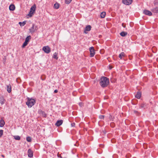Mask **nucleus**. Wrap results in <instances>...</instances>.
<instances>
[{
  "label": "nucleus",
  "mask_w": 158,
  "mask_h": 158,
  "mask_svg": "<svg viewBox=\"0 0 158 158\" xmlns=\"http://www.w3.org/2000/svg\"><path fill=\"white\" fill-rule=\"evenodd\" d=\"M109 79L106 77H101L100 84L102 87H105L107 86L109 83Z\"/></svg>",
  "instance_id": "obj_1"
},
{
  "label": "nucleus",
  "mask_w": 158,
  "mask_h": 158,
  "mask_svg": "<svg viewBox=\"0 0 158 158\" xmlns=\"http://www.w3.org/2000/svg\"><path fill=\"white\" fill-rule=\"evenodd\" d=\"M35 103V100L33 99L27 98V101L26 102V104L29 107L31 108L33 106Z\"/></svg>",
  "instance_id": "obj_2"
},
{
  "label": "nucleus",
  "mask_w": 158,
  "mask_h": 158,
  "mask_svg": "<svg viewBox=\"0 0 158 158\" xmlns=\"http://www.w3.org/2000/svg\"><path fill=\"white\" fill-rule=\"evenodd\" d=\"M36 8V6L35 4H34L33 5L30 9V11L28 14V15L30 17L32 16V14L35 12Z\"/></svg>",
  "instance_id": "obj_3"
},
{
  "label": "nucleus",
  "mask_w": 158,
  "mask_h": 158,
  "mask_svg": "<svg viewBox=\"0 0 158 158\" xmlns=\"http://www.w3.org/2000/svg\"><path fill=\"white\" fill-rule=\"evenodd\" d=\"M38 29L37 26L35 24H33L32 27L29 29V31L31 33H33L35 31L37 30Z\"/></svg>",
  "instance_id": "obj_4"
},
{
  "label": "nucleus",
  "mask_w": 158,
  "mask_h": 158,
  "mask_svg": "<svg viewBox=\"0 0 158 158\" xmlns=\"http://www.w3.org/2000/svg\"><path fill=\"white\" fill-rule=\"evenodd\" d=\"M43 50L47 53H49L51 51V49L48 46L44 47L43 48Z\"/></svg>",
  "instance_id": "obj_5"
},
{
  "label": "nucleus",
  "mask_w": 158,
  "mask_h": 158,
  "mask_svg": "<svg viewBox=\"0 0 158 158\" xmlns=\"http://www.w3.org/2000/svg\"><path fill=\"white\" fill-rule=\"evenodd\" d=\"M90 51V57H93L95 54L94 50L93 47H91L89 48Z\"/></svg>",
  "instance_id": "obj_6"
},
{
  "label": "nucleus",
  "mask_w": 158,
  "mask_h": 158,
  "mask_svg": "<svg viewBox=\"0 0 158 158\" xmlns=\"http://www.w3.org/2000/svg\"><path fill=\"white\" fill-rule=\"evenodd\" d=\"M122 2L124 4L129 5L132 3V0H123Z\"/></svg>",
  "instance_id": "obj_7"
},
{
  "label": "nucleus",
  "mask_w": 158,
  "mask_h": 158,
  "mask_svg": "<svg viewBox=\"0 0 158 158\" xmlns=\"http://www.w3.org/2000/svg\"><path fill=\"white\" fill-rule=\"evenodd\" d=\"M143 13L145 15L149 16H151L152 15V13L151 12L148 10H144L143 11Z\"/></svg>",
  "instance_id": "obj_8"
},
{
  "label": "nucleus",
  "mask_w": 158,
  "mask_h": 158,
  "mask_svg": "<svg viewBox=\"0 0 158 158\" xmlns=\"http://www.w3.org/2000/svg\"><path fill=\"white\" fill-rule=\"evenodd\" d=\"M28 156L29 157L31 158L33 156V151L31 149H29L28 150Z\"/></svg>",
  "instance_id": "obj_9"
},
{
  "label": "nucleus",
  "mask_w": 158,
  "mask_h": 158,
  "mask_svg": "<svg viewBox=\"0 0 158 158\" xmlns=\"http://www.w3.org/2000/svg\"><path fill=\"white\" fill-rule=\"evenodd\" d=\"M91 29V27L90 25L87 26L85 28L84 30V32L85 33L87 34V32L86 31H90Z\"/></svg>",
  "instance_id": "obj_10"
},
{
  "label": "nucleus",
  "mask_w": 158,
  "mask_h": 158,
  "mask_svg": "<svg viewBox=\"0 0 158 158\" xmlns=\"http://www.w3.org/2000/svg\"><path fill=\"white\" fill-rule=\"evenodd\" d=\"M63 122V120H62L57 121L56 123V125L58 127L60 126L62 124Z\"/></svg>",
  "instance_id": "obj_11"
},
{
  "label": "nucleus",
  "mask_w": 158,
  "mask_h": 158,
  "mask_svg": "<svg viewBox=\"0 0 158 158\" xmlns=\"http://www.w3.org/2000/svg\"><path fill=\"white\" fill-rule=\"evenodd\" d=\"M7 90V92L10 93L11 91V85L9 84L6 85Z\"/></svg>",
  "instance_id": "obj_12"
},
{
  "label": "nucleus",
  "mask_w": 158,
  "mask_h": 158,
  "mask_svg": "<svg viewBox=\"0 0 158 158\" xmlns=\"http://www.w3.org/2000/svg\"><path fill=\"white\" fill-rule=\"evenodd\" d=\"M152 11L154 13H158V7L155 8L152 10Z\"/></svg>",
  "instance_id": "obj_13"
},
{
  "label": "nucleus",
  "mask_w": 158,
  "mask_h": 158,
  "mask_svg": "<svg viewBox=\"0 0 158 158\" xmlns=\"http://www.w3.org/2000/svg\"><path fill=\"white\" fill-rule=\"evenodd\" d=\"M5 124L4 121L2 119L0 120V127H2L4 126Z\"/></svg>",
  "instance_id": "obj_14"
},
{
  "label": "nucleus",
  "mask_w": 158,
  "mask_h": 158,
  "mask_svg": "<svg viewBox=\"0 0 158 158\" xmlns=\"http://www.w3.org/2000/svg\"><path fill=\"white\" fill-rule=\"evenodd\" d=\"M9 8L10 10L13 11L15 9V7L14 5L11 4Z\"/></svg>",
  "instance_id": "obj_15"
},
{
  "label": "nucleus",
  "mask_w": 158,
  "mask_h": 158,
  "mask_svg": "<svg viewBox=\"0 0 158 158\" xmlns=\"http://www.w3.org/2000/svg\"><path fill=\"white\" fill-rule=\"evenodd\" d=\"M0 103L2 105L3 104L5 103V100L2 97H0Z\"/></svg>",
  "instance_id": "obj_16"
},
{
  "label": "nucleus",
  "mask_w": 158,
  "mask_h": 158,
  "mask_svg": "<svg viewBox=\"0 0 158 158\" xmlns=\"http://www.w3.org/2000/svg\"><path fill=\"white\" fill-rule=\"evenodd\" d=\"M141 96V93L140 92H138L135 95V97L138 99H139Z\"/></svg>",
  "instance_id": "obj_17"
},
{
  "label": "nucleus",
  "mask_w": 158,
  "mask_h": 158,
  "mask_svg": "<svg viewBox=\"0 0 158 158\" xmlns=\"http://www.w3.org/2000/svg\"><path fill=\"white\" fill-rule=\"evenodd\" d=\"M127 34V33L125 31H122L120 33V35L123 37H124Z\"/></svg>",
  "instance_id": "obj_18"
},
{
  "label": "nucleus",
  "mask_w": 158,
  "mask_h": 158,
  "mask_svg": "<svg viewBox=\"0 0 158 158\" xmlns=\"http://www.w3.org/2000/svg\"><path fill=\"white\" fill-rule=\"evenodd\" d=\"M106 15V12H103L101 14L100 17L102 18H104L105 17Z\"/></svg>",
  "instance_id": "obj_19"
},
{
  "label": "nucleus",
  "mask_w": 158,
  "mask_h": 158,
  "mask_svg": "<svg viewBox=\"0 0 158 158\" xmlns=\"http://www.w3.org/2000/svg\"><path fill=\"white\" fill-rule=\"evenodd\" d=\"M125 56V53L123 52H122L120 53L118 56L119 58H120L121 59H122V57L123 56Z\"/></svg>",
  "instance_id": "obj_20"
},
{
  "label": "nucleus",
  "mask_w": 158,
  "mask_h": 158,
  "mask_svg": "<svg viewBox=\"0 0 158 158\" xmlns=\"http://www.w3.org/2000/svg\"><path fill=\"white\" fill-rule=\"evenodd\" d=\"M59 4L58 3H56L54 4V7L55 9H58L59 8Z\"/></svg>",
  "instance_id": "obj_21"
},
{
  "label": "nucleus",
  "mask_w": 158,
  "mask_h": 158,
  "mask_svg": "<svg viewBox=\"0 0 158 158\" xmlns=\"http://www.w3.org/2000/svg\"><path fill=\"white\" fill-rule=\"evenodd\" d=\"M57 53L56 52H55L54 53L53 56V58H54L57 60L58 58V57L57 56Z\"/></svg>",
  "instance_id": "obj_22"
},
{
  "label": "nucleus",
  "mask_w": 158,
  "mask_h": 158,
  "mask_svg": "<svg viewBox=\"0 0 158 158\" xmlns=\"http://www.w3.org/2000/svg\"><path fill=\"white\" fill-rule=\"evenodd\" d=\"M26 23V21H23V22H19V24L21 26H24Z\"/></svg>",
  "instance_id": "obj_23"
},
{
  "label": "nucleus",
  "mask_w": 158,
  "mask_h": 158,
  "mask_svg": "<svg viewBox=\"0 0 158 158\" xmlns=\"http://www.w3.org/2000/svg\"><path fill=\"white\" fill-rule=\"evenodd\" d=\"M31 39V36L29 35L28 36H27L26 39L25 41L26 42L28 43V42Z\"/></svg>",
  "instance_id": "obj_24"
},
{
  "label": "nucleus",
  "mask_w": 158,
  "mask_h": 158,
  "mask_svg": "<svg viewBox=\"0 0 158 158\" xmlns=\"http://www.w3.org/2000/svg\"><path fill=\"white\" fill-rule=\"evenodd\" d=\"M14 139L16 140H20V137L19 135H15L14 136Z\"/></svg>",
  "instance_id": "obj_25"
},
{
  "label": "nucleus",
  "mask_w": 158,
  "mask_h": 158,
  "mask_svg": "<svg viewBox=\"0 0 158 158\" xmlns=\"http://www.w3.org/2000/svg\"><path fill=\"white\" fill-rule=\"evenodd\" d=\"M72 0H65V3L66 4H69L71 2Z\"/></svg>",
  "instance_id": "obj_26"
},
{
  "label": "nucleus",
  "mask_w": 158,
  "mask_h": 158,
  "mask_svg": "<svg viewBox=\"0 0 158 158\" xmlns=\"http://www.w3.org/2000/svg\"><path fill=\"white\" fill-rule=\"evenodd\" d=\"M27 44L28 43L25 41L23 43L22 46V47L23 48H24Z\"/></svg>",
  "instance_id": "obj_27"
},
{
  "label": "nucleus",
  "mask_w": 158,
  "mask_h": 158,
  "mask_svg": "<svg viewBox=\"0 0 158 158\" xmlns=\"http://www.w3.org/2000/svg\"><path fill=\"white\" fill-rule=\"evenodd\" d=\"M27 140L28 142H31V138L30 137H27Z\"/></svg>",
  "instance_id": "obj_28"
},
{
  "label": "nucleus",
  "mask_w": 158,
  "mask_h": 158,
  "mask_svg": "<svg viewBox=\"0 0 158 158\" xmlns=\"http://www.w3.org/2000/svg\"><path fill=\"white\" fill-rule=\"evenodd\" d=\"M39 113L40 114H42V115L43 116L44 115V111H42V110H39Z\"/></svg>",
  "instance_id": "obj_29"
},
{
  "label": "nucleus",
  "mask_w": 158,
  "mask_h": 158,
  "mask_svg": "<svg viewBox=\"0 0 158 158\" xmlns=\"http://www.w3.org/2000/svg\"><path fill=\"white\" fill-rule=\"evenodd\" d=\"M3 134V131L2 130H0V137Z\"/></svg>",
  "instance_id": "obj_30"
},
{
  "label": "nucleus",
  "mask_w": 158,
  "mask_h": 158,
  "mask_svg": "<svg viewBox=\"0 0 158 158\" xmlns=\"http://www.w3.org/2000/svg\"><path fill=\"white\" fill-rule=\"evenodd\" d=\"M146 106V105H145V104H141V106H140L142 108H143V107H144L145 106Z\"/></svg>",
  "instance_id": "obj_31"
},
{
  "label": "nucleus",
  "mask_w": 158,
  "mask_h": 158,
  "mask_svg": "<svg viewBox=\"0 0 158 158\" xmlns=\"http://www.w3.org/2000/svg\"><path fill=\"white\" fill-rule=\"evenodd\" d=\"M99 118L100 119H103L104 118V116L103 115H101L99 116Z\"/></svg>",
  "instance_id": "obj_32"
},
{
  "label": "nucleus",
  "mask_w": 158,
  "mask_h": 158,
  "mask_svg": "<svg viewBox=\"0 0 158 158\" xmlns=\"http://www.w3.org/2000/svg\"><path fill=\"white\" fill-rule=\"evenodd\" d=\"M79 105L81 106V107L83 105H82V102H80L79 103Z\"/></svg>",
  "instance_id": "obj_33"
},
{
  "label": "nucleus",
  "mask_w": 158,
  "mask_h": 158,
  "mask_svg": "<svg viewBox=\"0 0 158 158\" xmlns=\"http://www.w3.org/2000/svg\"><path fill=\"white\" fill-rule=\"evenodd\" d=\"M75 125V124L74 123H71V125L72 127H74Z\"/></svg>",
  "instance_id": "obj_34"
},
{
  "label": "nucleus",
  "mask_w": 158,
  "mask_h": 158,
  "mask_svg": "<svg viewBox=\"0 0 158 158\" xmlns=\"http://www.w3.org/2000/svg\"><path fill=\"white\" fill-rule=\"evenodd\" d=\"M157 1L156 0V1H154V4H155V5H156V4H157Z\"/></svg>",
  "instance_id": "obj_35"
},
{
  "label": "nucleus",
  "mask_w": 158,
  "mask_h": 158,
  "mask_svg": "<svg viewBox=\"0 0 158 158\" xmlns=\"http://www.w3.org/2000/svg\"><path fill=\"white\" fill-rule=\"evenodd\" d=\"M3 62H5L6 61V57H5L4 58H3Z\"/></svg>",
  "instance_id": "obj_36"
},
{
  "label": "nucleus",
  "mask_w": 158,
  "mask_h": 158,
  "mask_svg": "<svg viewBox=\"0 0 158 158\" xmlns=\"http://www.w3.org/2000/svg\"><path fill=\"white\" fill-rule=\"evenodd\" d=\"M57 92H58V90H57V89H55V90H54V92L55 93H57Z\"/></svg>",
  "instance_id": "obj_37"
},
{
  "label": "nucleus",
  "mask_w": 158,
  "mask_h": 158,
  "mask_svg": "<svg viewBox=\"0 0 158 158\" xmlns=\"http://www.w3.org/2000/svg\"><path fill=\"white\" fill-rule=\"evenodd\" d=\"M122 26L123 27H125V26L123 25V23H122Z\"/></svg>",
  "instance_id": "obj_38"
},
{
  "label": "nucleus",
  "mask_w": 158,
  "mask_h": 158,
  "mask_svg": "<svg viewBox=\"0 0 158 158\" xmlns=\"http://www.w3.org/2000/svg\"><path fill=\"white\" fill-rule=\"evenodd\" d=\"M2 157H4V155H2Z\"/></svg>",
  "instance_id": "obj_39"
},
{
  "label": "nucleus",
  "mask_w": 158,
  "mask_h": 158,
  "mask_svg": "<svg viewBox=\"0 0 158 158\" xmlns=\"http://www.w3.org/2000/svg\"><path fill=\"white\" fill-rule=\"evenodd\" d=\"M60 158H62V157L60 156Z\"/></svg>",
  "instance_id": "obj_40"
}]
</instances>
